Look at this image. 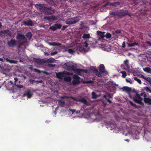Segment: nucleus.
<instances>
[{
    "label": "nucleus",
    "mask_w": 151,
    "mask_h": 151,
    "mask_svg": "<svg viewBox=\"0 0 151 151\" xmlns=\"http://www.w3.org/2000/svg\"><path fill=\"white\" fill-rule=\"evenodd\" d=\"M69 110L70 111H71L73 113H74V112H75V109H69Z\"/></svg>",
    "instance_id": "nucleus-56"
},
{
    "label": "nucleus",
    "mask_w": 151,
    "mask_h": 151,
    "mask_svg": "<svg viewBox=\"0 0 151 151\" xmlns=\"http://www.w3.org/2000/svg\"><path fill=\"white\" fill-rule=\"evenodd\" d=\"M69 73L65 71H63L62 72H59L56 73V75L58 79H62V78L64 77L65 75H69Z\"/></svg>",
    "instance_id": "nucleus-7"
},
{
    "label": "nucleus",
    "mask_w": 151,
    "mask_h": 151,
    "mask_svg": "<svg viewBox=\"0 0 151 151\" xmlns=\"http://www.w3.org/2000/svg\"><path fill=\"white\" fill-rule=\"evenodd\" d=\"M83 72L86 73L87 72V70H84L83 69H77V68L74 71L75 73L79 75H81V72Z\"/></svg>",
    "instance_id": "nucleus-15"
},
{
    "label": "nucleus",
    "mask_w": 151,
    "mask_h": 151,
    "mask_svg": "<svg viewBox=\"0 0 151 151\" xmlns=\"http://www.w3.org/2000/svg\"><path fill=\"white\" fill-rule=\"evenodd\" d=\"M23 24L25 26H34V24L31 20L29 19L27 21H23Z\"/></svg>",
    "instance_id": "nucleus-12"
},
{
    "label": "nucleus",
    "mask_w": 151,
    "mask_h": 151,
    "mask_svg": "<svg viewBox=\"0 0 151 151\" xmlns=\"http://www.w3.org/2000/svg\"><path fill=\"white\" fill-rule=\"evenodd\" d=\"M88 45V42L86 41L83 44V45L84 47H87Z\"/></svg>",
    "instance_id": "nucleus-50"
},
{
    "label": "nucleus",
    "mask_w": 151,
    "mask_h": 151,
    "mask_svg": "<svg viewBox=\"0 0 151 151\" xmlns=\"http://www.w3.org/2000/svg\"><path fill=\"white\" fill-rule=\"evenodd\" d=\"M26 42L25 40H23L22 41H19L18 43V47L19 48H20Z\"/></svg>",
    "instance_id": "nucleus-21"
},
{
    "label": "nucleus",
    "mask_w": 151,
    "mask_h": 151,
    "mask_svg": "<svg viewBox=\"0 0 151 151\" xmlns=\"http://www.w3.org/2000/svg\"><path fill=\"white\" fill-rule=\"evenodd\" d=\"M105 37L107 39H109L111 37V35L110 33H107L106 34V35H105Z\"/></svg>",
    "instance_id": "nucleus-37"
},
{
    "label": "nucleus",
    "mask_w": 151,
    "mask_h": 151,
    "mask_svg": "<svg viewBox=\"0 0 151 151\" xmlns=\"http://www.w3.org/2000/svg\"><path fill=\"white\" fill-rule=\"evenodd\" d=\"M46 5L45 4H37L35 5V7L39 9L41 12H44L46 8Z\"/></svg>",
    "instance_id": "nucleus-8"
},
{
    "label": "nucleus",
    "mask_w": 151,
    "mask_h": 151,
    "mask_svg": "<svg viewBox=\"0 0 151 151\" xmlns=\"http://www.w3.org/2000/svg\"><path fill=\"white\" fill-rule=\"evenodd\" d=\"M122 89L123 91H126L128 94L129 97L132 99L134 101L135 103L142 105H144V104L142 101V99L140 97V95L137 93H134V95L132 94L131 93L132 89L130 88L124 86Z\"/></svg>",
    "instance_id": "nucleus-1"
},
{
    "label": "nucleus",
    "mask_w": 151,
    "mask_h": 151,
    "mask_svg": "<svg viewBox=\"0 0 151 151\" xmlns=\"http://www.w3.org/2000/svg\"><path fill=\"white\" fill-rule=\"evenodd\" d=\"M99 70L101 73H104L105 74H107L108 72L105 70V66L103 64H101L99 66Z\"/></svg>",
    "instance_id": "nucleus-11"
},
{
    "label": "nucleus",
    "mask_w": 151,
    "mask_h": 151,
    "mask_svg": "<svg viewBox=\"0 0 151 151\" xmlns=\"http://www.w3.org/2000/svg\"><path fill=\"white\" fill-rule=\"evenodd\" d=\"M5 59L6 60L7 62H8L11 63L16 64L17 62V61H15L12 60H10L8 58H6Z\"/></svg>",
    "instance_id": "nucleus-26"
},
{
    "label": "nucleus",
    "mask_w": 151,
    "mask_h": 151,
    "mask_svg": "<svg viewBox=\"0 0 151 151\" xmlns=\"http://www.w3.org/2000/svg\"><path fill=\"white\" fill-rule=\"evenodd\" d=\"M58 53V52L55 51L54 52L51 53V55H54L57 54Z\"/></svg>",
    "instance_id": "nucleus-52"
},
{
    "label": "nucleus",
    "mask_w": 151,
    "mask_h": 151,
    "mask_svg": "<svg viewBox=\"0 0 151 151\" xmlns=\"http://www.w3.org/2000/svg\"><path fill=\"white\" fill-rule=\"evenodd\" d=\"M16 38L17 39L19 40V41H21L22 40H24L26 41V40L24 35L20 33L18 34L17 36L16 37Z\"/></svg>",
    "instance_id": "nucleus-13"
},
{
    "label": "nucleus",
    "mask_w": 151,
    "mask_h": 151,
    "mask_svg": "<svg viewBox=\"0 0 151 151\" xmlns=\"http://www.w3.org/2000/svg\"><path fill=\"white\" fill-rule=\"evenodd\" d=\"M142 77L144 79L148 81L150 84H151V78L149 77H145L144 76L142 75Z\"/></svg>",
    "instance_id": "nucleus-22"
},
{
    "label": "nucleus",
    "mask_w": 151,
    "mask_h": 151,
    "mask_svg": "<svg viewBox=\"0 0 151 151\" xmlns=\"http://www.w3.org/2000/svg\"><path fill=\"white\" fill-rule=\"evenodd\" d=\"M74 80L73 81L72 83L73 85H78L80 83L79 79H80V77L76 75H74L73 76Z\"/></svg>",
    "instance_id": "nucleus-5"
},
{
    "label": "nucleus",
    "mask_w": 151,
    "mask_h": 151,
    "mask_svg": "<svg viewBox=\"0 0 151 151\" xmlns=\"http://www.w3.org/2000/svg\"><path fill=\"white\" fill-rule=\"evenodd\" d=\"M104 98L105 99H107V95H104L103 96Z\"/></svg>",
    "instance_id": "nucleus-62"
},
{
    "label": "nucleus",
    "mask_w": 151,
    "mask_h": 151,
    "mask_svg": "<svg viewBox=\"0 0 151 151\" xmlns=\"http://www.w3.org/2000/svg\"><path fill=\"white\" fill-rule=\"evenodd\" d=\"M17 45V41L15 39H12L7 43L8 46L10 47H12L15 46Z\"/></svg>",
    "instance_id": "nucleus-9"
},
{
    "label": "nucleus",
    "mask_w": 151,
    "mask_h": 151,
    "mask_svg": "<svg viewBox=\"0 0 151 151\" xmlns=\"http://www.w3.org/2000/svg\"><path fill=\"white\" fill-rule=\"evenodd\" d=\"M77 67V65L76 64L73 63L70 68L68 69V70H73L74 71Z\"/></svg>",
    "instance_id": "nucleus-18"
},
{
    "label": "nucleus",
    "mask_w": 151,
    "mask_h": 151,
    "mask_svg": "<svg viewBox=\"0 0 151 151\" xmlns=\"http://www.w3.org/2000/svg\"><path fill=\"white\" fill-rule=\"evenodd\" d=\"M58 104L60 106H63L65 104V102L64 101L59 100Z\"/></svg>",
    "instance_id": "nucleus-30"
},
{
    "label": "nucleus",
    "mask_w": 151,
    "mask_h": 151,
    "mask_svg": "<svg viewBox=\"0 0 151 151\" xmlns=\"http://www.w3.org/2000/svg\"><path fill=\"white\" fill-rule=\"evenodd\" d=\"M68 26H63L61 30H65L66 28Z\"/></svg>",
    "instance_id": "nucleus-53"
},
{
    "label": "nucleus",
    "mask_w": 151,
    "mask_h": 151,
    "mask_svg": "<svg viewBox=\"0 0 151 151\" xmlns=\"http://www.w3.org/2000/svg\"><path fill=\"white\" fill-rule=\"evenodd\" d=\"M49 29L53 31H55L56 30V28H55L54 24L53 26H50L49 28Z\"/></svg>",
    "instance_id": "nucleus-42"
},
{
    "label": "nucleus",
    "mask_w": 151,
    "mask_h": 151,
    "mask_svg": "<svg viewBox=\"0 0 151 151\" xmlns=\"http://www.w3.org/2000/svg\"><path fill=\"white\" fill-rule=\"evenodd\" d=\"M54 25L55 26V28H56V29H60L62 26V25L60 24H54Z\"/></svg>",
    "instance_id": "nucleus-33"
},
{
    "label": "nucleus",
    "mask_w": 151,
    "mask_h": 151,
    "mask_svg": "<svg viewBox=\"0 0 151 151\" xmlns=\"http://www.w3.org/2000/svg\"><path fill=\"white\" fill-rule=\"evenodd\" d=\"M144 101L145 104H148L149 105H151V99L150 98H144Z\"/></svg>",
    "instance_id": "nucleus-20"
},
{
    "label": "nucleus",
    "mask_w": 151,
    "mask_h": 151,
    "mask_svg": "<svg viewBox=\"0 0 151 151\" xmlns=\"http://www.w3.org/2000/svg\"><path fill=\"white\" fill-rule=\"evenodd\" d=\"M79 20V19L78 18L74 17L73 18H71L67 19L65 21V23L66 24L71 25L76 24L78 22Z\"/></svg>",
    "instance_id": "nucleus-3"
},
{
    "label": "nucleus",
    "mask_w": 151,
    "mask_h": 151,
    "mask_svg": "<svg viewBox=\"0 0 151 151\" xmlns=\"http://www.w3.org/2000/svg\"><path fill=\"white\" fill-rule=\"evenodd\" d=\"M129 103L131 106L134 107L136 108H138L139 107V106H137L136 104H134L132 101H130Z\"/></svg>",
    "instance_id": "nucleus-32"
},
{
    "label": "nucleus",
    "mask_w": 151,
    "mask_h": 151,
    "mask_svg": "<svg viewBox=\"0 0 151 151\" xmlns=\"http://www.w3.org/2000/svg\"><path fill=\"white\" fill-rule=\"evenodd\" d=\"M54 12V9L50 6L46 7L44 12V14L46 15H51L53 14Z\"/></svg>",
    "instance_id": "nucleus-4"
},
{
    "label": "nucleus",
    "mask_w": 151,
    "mask_h": 151,
    "mask_svg": "<svg viewBox=\"0 0 151 151\" xmlns=\"http://www.w3.org/2000/svg\"><path fill=\"white\" fill-rule=\"evenodd\" d=\"M84 40H86L90 38V34H84L82 37Z\"/></svg>",
    "instance_id": "nucleus-25"
},
{
    "label": "nucleus",
    "mask_w": 151,
    "mask_h": 151,
    "mask_svg": "<svg viewBox=\"0 0 151 151\" xmlns=\"http://www.w3.org/2000/svg\"><path fill=\"white\" fill-rule=\"evenodd\" d=\"M33 60L34 62L39 65H42L45 63V59H41L40 58H33Z\"/></svg>",
    "instance_id": "nucleus-10"
},
{
    "label": "nucleus",
    "mask_w": 151,
    "mask_h": 151,
    "mask_svg": "<svg viewBox=\"0 0 151 151\" xmlns=\"http://www.w3.org/2000/svg\"><path fill=\"white\" fill-rule=\"evenodd\" d=\"M96 75L99 77H102V75L100 73V72H99L98 70H96Z\"/></svg>",
    "instance_id": "nucleus-34"
},
{
    "label": "nucleus",
    "mask_w": 151,
    "mask_h": 151,
    "mask_svg": "<svg viewBox=\"0 0 151 151\" xmlns=\"http://www.w3.org/2000/svg\"><path fill=\"white\" fill-rule=\"evenodd\" d=\"M49 45L51 46H58L60 47L61 45V44L59 42H52L49 43Z\"/></svg>",
    "instance_id": "nucleus-17"
},
{
    "label": "nucleus",
    "mask_w": 151,
    "mask_h": 151,
    "mask_svg": "<svg viewBox=\"0 0 151 151\" xmlns=\"http://www.w3.org/2000/svg\"><path fill=\"white\" fill-rule=\"evenodd\" d=\"M107 101L109 102V103L111 104L112 103L111 101L109 99H106Z\"/></svg>",
    "instance_id": "nucleus-58"
},
{
    "label": "nucleus",
    "mask_w": 151,
    "mask_h": 151,
    "mask_svg": "<svg viewBox=\"0 0 151 151\" xmlns=\"http://www.w3.org/2000/svg\"><path fill=\"white\" fill-rule=\"evenodd\" d=\"M119 5V3L118 2L111 3V6H116Z\"/></svg>",
    "instance_id": "nucleus-41"
},
{
    "label": "nucleus",
    "mask_w": 151,
    "mask_h": 151,
    "mask_svg": "<svg viewBox=\"0 0 151 151\" xmlns=\"http://www.w3.org/2000/svg\"><path fill=\"white\" fill-rule=\"evenodd\" d=\"M107 97H108L109 98H112V97L111 96V95L110 94H109L107 95Z\"/></svg>",
    "instance_id": "nucleus-59"
},
{
    "label": "nucleus",
    "mask_w": 151,
    "mask_h": 151,
    "mask_svg": "<svg viewBox=\"0 0 151 151\" xmlns=\"http://www.w3.org/2000/svg\"><path fill=\"white\" fill-rule=\"evenodd\" d=\"M104 32H102L100 31H98L97 33L98 35L100 36L101 38H104L105 37Z\"/></svg>",
    "instance_id": "nucleus-24"
},
{
    "label": "nucleus",
    "mask_w": 151,
    "mask_h": 151,
    "mask_svg": "<svg viewBox=\"0 0 151 151\" xmlns=\"http://www.w3.org/2000/svg\"><path fill=\"white\" fill-rule=\"evenodd\" d=\"M33 81H34V82H35V83H36L37 84H38L39 83H42V80L38 81H35L34 80H33Z\"/></svg>",
    "instance_id": "nucleus-46"
},
{
    "label": "nucleus",
    "mask_w": 151,
    "mask_h": 151,
    "mask_svg": "<svg viewBox=\"0 0 151 151\" xmlns=\"http://www.w3.org/2000/svg\"><path fill=\"white\" fill-rule=\"evenodd\" d=\"M120 73L122 74V77L125 78L127 75V73L125 71H121Z\"/></svg>",
    "instance_id": "nucleus-36"
},
{
    "label": "nucleus",
    "mask_w": 151,
    "mask_h": 151,
    "mask_svg": "<svg viewBox=\"0 0 151 151\" xmlns=\"http://www.w3.org/2000/svg\"><path fill=\"white\" fill-rule=\"evenodd\" d=\"M144 70L148 73L151 74V69L149 67H146L143 69Z\"/></svg>",
    "instance_id": "nucleus-27"
},
{
    "label": "nucleus",
    "mask_w": 151,
    "mask_h": 151,
    "mask_svg": "<svg viewBox=\"0 0 151 151\" xmlns=\"http://www.w3.org/2000/svg\"><path fill=\"white\" fill-rule=\"evenodd\" d=\"M34 71L35 72L38 73H41V71L40 70L37 69H34Z\"/></svg>",
    "instance_id": "nucleus-51"
},
{
    "label": "nucleus",
    "mask_w": 151,
    "mask_h": 151,
    "mask_svg": "<svg viewBox=\"0 0 151 151\" xmlns=\"http://www.w3.org/2000/svg\"><path fill=\"white\" fill-rule=\"evenodd\" d=\"M72 99H73L74 100L76 101L82 102L86 105H88V103L87 102V100L85 98L80 99L79 100L76 99V98H74L73 97H72Z\"/></svg>",
    "instance_id": "nucleus-14"
},
{
    "label": "nucleus",
    "mask_w": 151,
    "mask_h": 151,
    "mask_svg": "<svg viewBox=\"0 0 151 151\" xmlns=\"http://www.w3.org/2000/svg\"><path fill=\"white\" fill-rule=\"evenodd\" d=\"M71 77L69 76L64 77V80L66 82H70L71 81Z\"/></svg>",
    "instance_id": "nucleus-29"
},
{
    "label": "nucleus",
    "mask_w": 151,
    "mask_h": 151,
    "mask_svg": "<svg viewBox=\"0 0 151 151\" xmlns=\"http://www.w3.org/2000/svg\"><path fill=\"white\" fill-rule=\"evenodd\" d=\"M75 52V50L71 49H69L68 50V52L70 54H73Z\"/></svg>",
    "instance_id": "nucleus-39"
},
{
    "label": "nucleus",
    "mask_w": 151,
    "mask_h": 151,
    "mask_svg": "<svg viewBox=\"0 0 151 151\" xmlns=\"http://www.w3.org/2000/svg\"><path fill=\"white\" fill-rule=\"evenodd\" d=\"M73 63L71 62H68L64 64V65L67 67V69L68 70L70 68Z\"/></svg>",
    "instance_id": "nucleus-23"
},
{
    "label": "nucleus",
    "mask_w": 151,
    "mask_h": 151,
    "mask_svg": "<svg viewBox=\"0 0 151 151\" xmlns=\"http://www.w3.org/2000/svg\"><path fill=\"white\" fill-rule=\"evenodd\" d=\"M111 6V3L110 2H107L106 4L104 5L103 6L104 7L107 6Z\"/></svg>",
    "instance_id": "nucleus-43"
},
{
    "label": "nucleus",
    "mask_w": 151,
    "mask_h": 151,
    "mask_svg": "<svg viewBox=\"0 0 151 151\" xmlns=\"http://www.w3.org/2000/svg\"><path fill=\"white\" fill-rule=\"evenodd\" d=\"M128 63H129L128 60H125L124 61V64L127 66H128Z\"/></svg>",
    "instance_id": "nucleus-48"
},
{
    "label": "nucleus",
    "mask_w": 151,
    "mask_h": 151,
    "mask_svg": "<svg viewBox=\"0 0 151 151\" xmlns=\"http://www.w3.org/2000/svg\"><path fill=\"white\" fill-rule=\"evenodd\" d=\"M11 32L8 29L2 30L0 31V35L2 37L4 36L5 35L11 36Z\"/></svg>",
    "instance_id": "nucleus-6"
},
{
    "label": "nucleus",
    "mask_w": 151,
    "mask_h": 151,
    "mask_svg": "<svg viewBox=\"0 0 151 151\" xmlns=\"http://www.w3.org/2000/svg\"><path fill=\"white\" fill-rule=\"evenodd\" d=\"M55 60L52 58H50L47 59H45V63H53Z\"/></svg>",
    "instance_id": "nucleus-19"
},
{
    "label": "nucleus",
    "mask_w": 151,
    "mask_h": 151,
    "mask_svg": "<svg viewBox=\"0 0 151 151\" xmlns=\"http://www.w3.org/2000/svg\"><path fill=\"white\" fill-rule=\"evenodd\" d=\"M115 32L116 33L118 34L121 33V31L119 30H115Z\"/></svg>",
    "instance_id": "nucleus-55"
},
{
    "label": "nucleus",
    "mask_w": 151,
    "mask_h": 151,
    "mask_svg": "<svg viewBox=\"0 0 151 151\" xmlns=\"http://www.w3.org/2000/svg\"><path fill=\"white\" fill-rule=\"evenodd\" d=\"M126 45L125 43L124 42L122 45V47L123 48H124L125 47Z\"/></svg>",
    "instance_id": "nucleus-57"
},
{
    "label": "nucleus",
    "mask_w": 151,
    "mask_h": 151,
    "mask_svg": "<svg viewBox=\"0 0 151 151\" xmlns=\"http://www.w3.org/2000/svg\"><path fill=\"white\" fill-rule=\"evenodd\" d=\"M83 82L85 83H91L93 82L91 80H88L87 81H83Z\"/></svg>",
    "instance_id": "nucleus-49"
},
{
    "label": "nucleus",
    "mask_w": 151,
    "mask_h": 151,
    "mask_svg": "<svg viewBox=\"0 0 151 151\" xmlns=\"http://www.w3.org/2000/svg\"><path fill=\"white\" fill-rule=\"evenodd\" d=\"M45 18L46 19H47V20H50V19H51V18H50V17H45Z\"/></svg>",
    "instance_id": "nucleus-61"
},
{
    "label": "nucleus",
    "mask_w": 151,
    "mask_h": 151,
    "mask_svg": "<svg viewBox=\"0 0 151 151\" xmlns=\"http://www.w3.org/2000/svg\"><path fill=\"white\" fill-rule=\"evenodd\" d=\"M32 95V94L31 93V92L29 91L26 93H24L23 95V97H25L26 96H27L28 98H30L31 97Z\"/></svg>",
    "instance_id": "nucleus-16"
},
{
    "label": "nucleus",
    "mask_w": 151,
    "mask_h": 151,
    "mask_svg": "<svg viewBox=\"0 0 151 151\" xmlns=\"http://www.w3.org/2000/svg\"><path fill=\"white\" fill-rule=\"evenodd\" d=\"M93 99H96L97 97V95L94 92H93L92 93Z\"/></svg>",
    "instance_id": "nucleus-35"
},
{
    "label": "nucleus",
    "mask_w": 151,
    "mask_h": 151,
    "mask_svg": "<svg viewBox=\"0 0 151 151\" xmlns=\"http://www.w3.org/2000/svg\"><path fill=\"white\" fill-rule=\"evenodd\" d=\"M144 90L147 92H149L151 93V89L150 87L146 86L144 88Z\"/></svg>",
    "instance_id": "nucleus-31"
},
{
    "label": "nucleus",
    "mask_w": 151,
    "mask_h": 151,
    "mask_svg": "<svg viewBox=\"0 0 151 151\" xmlns=\"http://www.w3.org/2000/svg\"><path fill=\"white\" fill-rule=\"evenodd\" d=\"M47 65L49 67H54L55 66V64H52L48 63Z\"/></svg>",
    "instance_id": "nucleus-47"
},
{
    "label": "nucleus",
    "mask_w": 151,
    "mask_h": 151,
    "mask_svg": "<svg viewBox=\"0 0 151 151\" xmlns=\"http://www.w3.org/2000/svg\"><path fill=\"white\" fill-rule=\"evenodd\" d=\"M140 95L142 96H143L144 97V98H147V95L145 93H142L140 94Z\"/></svg>",
    "instance_id": "nucleus-45"
},
{
    "label": "nucleus",
    "mask_w": 151,
    "mask_h": 151,
    "mask_svg": "<svg viewBox=\"0 0 151 151\" xmlns=\"http://www.w3.org/2000/svg\"><path fill=\"white\" fill-rule=\"evenodd\" d=\"M110 15L117 16L119 18H120L127 15H129V17L131 16V15L129 13L128 11H126L125 12H112L110 13Z\"/></svg>",
    "instance_id": "nucleus-2"
},
{
    "label": "nucleus",
    "mask_w": 151,
    "mask_h": 151,
    "mask_svg": "<svg viewBox=\"0 0 151 151\" xmlns=\"http://www.w3.org/2000/svg\"><path fill=\"white\" fill-rule=\"evenodd\" d=\"M42 27L45 28L47 29L48 28L49 25L48 24L44 25Z\"/></svg>",
    "instance_id": "nucleus-54"
},
{
    "label": "nucleus",
    "mask_w": 151,
    "mask_h": 151,
    "mask_svg": "<svg viewBox=\"0 0 151 151\" xmlns=\"http://www.w3.org/2000/svg\"><path fill=\"white\" fill-rule=\"evenodd\" d=\"M0 61L2 62L4 61V60L3 58H0Z\"/></svg>",
    "instance_id": "nucleus-64"
},
{
    "label": "nucleus",
    "mask_w": 151,
    "mask_h": 151,
    "mask_svg": "<svg viewBox=\"0 0 151 151\" xmlns=\"http://www.w3.org/2000/svg\"><path fill=\"white\" fill-rule=\"evenodd\" d=\"M134 79L135 80L137 81L138 83H139L140 84H141L142 83L140 79L138 78L137 77H134Z\"/></svg>",
    "instance_id": "nucleus-40"
},
{
    "label": "nucleus",
    "mask_w": 151,
    "mask_h": 151,
    "mask_svg": "<svg viewBox=\"0 0 151 151\" xmlns=\"http://www.w3.org/2000/svg\"><path fill=\"white\" fill-rule=\"evenodd\" d=\"M126 80L127 83H129L130 84H132V83L131 79L129 78H126Z\"/></svg>",
    "instance_id": "nucleus-44"
},
{
    "label": "nucleus",
    "mask_w": 151,
    "mask_h": 151,
    "mask_svg": "<svg viewBox=\"0 0 151 151\" xmlns=\"http://www.w3.org/2000/svg\"><path fill=\"white\" fill-rule=\"evenodd\" d=\"M128 47H132L135 45H138V43L136 42H134L132 43H128Z\"/></svg>",
    "instance_id": "nucleus-28"
},
{
    "label": "nucleus",
    "mask_w": 151,
    "mask_h": 151,
    "mask_svg": "<svg viewBox=\"0 0 151 151\" xmlns=\"http://www.w3.org/2000/svg\"><path fill=\"white\" fill-rule=\"evenodd\" d=\"M14 81H15L14 82H15V83H16V82L18 80V78H14Z\"/></svg>",
    "instance_id": "nucleus-60"
},
{
    "label": "nucleus",
    "mask_w": 151,
    "mask_h": 151,
    "mask_svg": "<svg viewBox=\"0 0 151 151\" xmlns=\"http://www.w3.org/2000/svg\"><path fill=\"white\" fill-rule=\"evenodd\" d=\"M32 35L30 32H29L26 35V36L28 37L31 38L32 37Z\"/></svg>",
    "instance_id": "nucleus-38"
},
{
    "label": "nucleus",
    "mask_w": 151,
    "mask_h": 151,
    "mask_svg": "<svg viewBox=\"0 0 151 151\" xmlns=\"http://www.w3.org/2000/svg\"><path fill=\"white\" fill-rule=\"evenodd\" d=\"M84 24V23L83 22H81L80 25L81 26H83Z\"/></svg>",
    "instance_id": "nucleus-63"
}]
</instances>
